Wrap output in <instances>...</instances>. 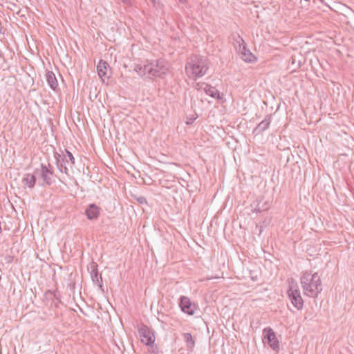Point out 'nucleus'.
Returning a JSON list of instances; mask_svg holds the SVG:
<instances>
[{
	"instance_id": "f257e3e1",
	"label": "nucleus",
	"mask_w": 354,
	"mask_h": 354,
	"mask_svg": "<svg viewBox=\"0 0 354 354\" xmlns=\"http://www.w3.org/2000/svg\"><path fill=\"white\" fill-rule=\"evenodd\" d=\"M169 68V64L165 59L145 60L134 66V71L140 76L162 77Z\"/></svg>"
},
{
	"instance_id": "f03ea898",
	"label": "nucleus",
	"mask_w": 354,
	"mask_h": 354,
	"mask_svg": "<svg viewBox=\"0 0 354 354\" xmlns=\"http://www.w3.org/2000/svg\"><path fill=\"white\" fill-rule=\"evenodd\" d=\"M304 294L309 297H317L322 290V282L317 272L306 271L300 278Z\"/></svg>"
},
{
	"instance_id": "7ed1b4c3",
	"label": "nucleus",
	"mask_w": 354,
	"mask_h": 354,
	"mask_svg": "<svg viewBox=\"0 0 354 354\" xmlns=\"http://www.w3.org/2000/svg\"><path fill=\"white\" fill-rule=\"evenodd\" d=\"M209 68L207 59L194 56L186 64L185 73L192 80L203 77Z\"/></svg>"
},
{
	"instance_id": "20e7f679",
	"label": "nucleus",
	"mask_w": 354,
	"mask_h": 354,
	"mask_svg": "<svg viewBox=\"0 0 354 354\" xmlns=\"http://www.w3.org/2000/svg\"><path fill=\"white\" fill-rule=\"evenodd\" d=\"M35 174L36 175V177L41 178L44 183L48 185H50L54 181L53 171L52 170L51 165L50 164H41L39 168L35 169Z\"/></svg>"
},
{
	"instance_id": "39448f33",
	"label": "nucleus",
	"mask_w": 354,
	"mask_h": 354,
	"mask_svg": "<svg viewBox=\"0 0 354 354\" xmlns=\"http://www.w3.org/2000/svg\"><path fill=\"white\" fill-rule=\"evenodd\" d=\"M263 341L266 340L270 347L275 351L279 350V342L275 333L270 327H266L263 330Z\"/></svg>"
},
{
	"instance_id": "423d86ee",
	"label": "nucleus",
	"mask_w": 354,
	"mask_h": 354,
	"mask_svg": "<svg viewBox=\"0 0 354 354\" xmlns=\"http://www.w3.org/2000/svg\"><path fill=\"white\" fill-rule=\"evenodd\" d=\"M141 342L147 346H152L155 342L153 332L147 326H142L138 330Z\"/></svg>"
},
{
	"instance_id": "0eeeda50",
	"label": "nucleus",
	"mask_w": 354,
	"mask_h": 354,
	"mask_svg": "<svg viewBox=\"0 0 354 354\" xmlns=\"http://www.w3.org/2000/svg\"><path fill=\"white\" fill-rule=\"evenodd\" d=\"M88 270L90 272L93 283L97 285L100 290L104 292V290L102 286V275L98 273L97 264L94 261L91 262L88 267Z\"/></svg>"
},
{
	"instance_id": "6e6552de",
	"label": "nucleus",
	"mask_w": 354,
	"mask_h": 354,
	"mask_svg": "<svg viewBox=\"0 0 354 354\" xmlns=\"http://www.w3.org/2000/svg\"><path fill=\"white\" fill-rule=\"evenodd\" d=\"M288 295L292 304L297 310H301L303 308L304 301L301 296L299 290L290 287L288 290Z\"/></svg>"
},
{
	"instance_id": "1a4fd4ad",
	"label": "nucleus",
	"mask_w": 354,
	"mask_h": 354,
	"mask_svg": "<svg viewBox=\"0 0 354 354\" xmlns=\"http://www.w3.org/2000/svg\"><path fill=\"white\" fill-rule=\"evenodd\" d=\"M195 87L198 90H203L207 95L214 98H221L219 91L214 86L205 83H197Z\"/></svg>"
},
{
	"instance_id": "9d476101",
	"label": "nucleus",
	"mask_w": 354,
	"mask_h": 354,
	"mask_svg": "<svg viewBox=\"0 0 354 354\" xmlns=\"http://www.w3.org/2000/svg\"><path fill=\"white\" fill-rule=\"evenodd\" d=\"M180 307L182 311L189 315L194 314V308L190 301V299L185 296L180 297Z\"/></svg>"
},
{
	"instance_id": "9b49d317",
	"label": "nucleus",
	"mask_w": 354,
	"mask_h": 354,
	"mask_svg": "<svg viewBox=\"0 0 354 354\" xmlns=\"http://www.w3.org/2000/svg\"><path fill=\"white\" fill-rule=\"evenodd\" d=\"M238 53L241 58L246 62H254L256 59L254 55L250 52V50L247 48L246 45L244 46L243 47H241V48L238 50Z\"/></svg>"
},
{
	"instance_id": "f8f14e48",
	"label": "nucleus",
	"mask_w": 354,
	"mask_h": 354,
	"mask_svg": "<svg viewBox=\"0 0 354 354\" xmlns=\"http://www.w3.org/2000/svg\"><path fill=\"white\" fill-rule=\"evenodd\" d=\"M100 208L95 204H91L86 208L85 213L89 220L97 218L100 215Z\"/></svg>"
},
{
	"instance_id": "ddd939ff",
	"label": "nucleus",
	"mask_w": 354,
	"mask_h": 354,
	"mask_svg": "<svg viewBox=\"0 0 354 354\" xmlns=\"http://www.w3.org/2000/svg\"><path fill=\"white\" fill-rule=\"evenodd\" d=\"M108 67L107 62L102 60H100L97 66V74L103 82L105 79H109V75H107Z\"/></svg>"
},
{
	"instance_id": "4468645a",
	"label": "nucleus",
	"mask_w": 354,
	"mask_h": 354,
	"mask_svg": "<svg viewBox=\"0 0 354 354\" xmlns=\"http://www.w3.org/2000/svg\"><path fill=\"white\" fill-rule=\"evenodd\" d=\"M271 122V115H268L266 116L265 119L262 120L256 127L255 131L257 133H262L266 129H268L270 124Z\"/></svg>"
},
{
	"instance_id": "2eb2a0df",
	"label": "nucleus",
	"mask_w": 354,
	"mask_h": 354,
	"mask_svg": "<svg viewBox=\"0 0 354 354\" xmlns=\"http://www.w3.org/2000/svg\"><path fill=\"white\" fill-rule=\"evenodd\" d=\"M46 79L49 86L52 89L55 90L58 86V82L54 73L52 71H47L46 74Z\"/></svg>"
},
{
	"instance_id": "dca6fc26",
	"label": "nucleus",
	"mask_w": 354,
	"mask_h": 354,
	"mask_svg": "<svg viewBox=\"0 0 354 354\" xmlns=\"http://www.w3.org/2000/svg\"><path fill=\"white\" fill-rule=\"evenodd\" d=\"M36 175L27 174L24 177L22 182L25 186H28L30 188H32L35 184Z\"/></svg>"
},
{
	"instance_id": "f3484780",
	"label": "nucleus",
	"mask_w": 354,
	"mask_h": 354,
	"mask_svg": "<svg viewBox=\"0 0 354 354\" xmlns=\"http://www.w3.org/2000/svg\"><path fill=\"white\" fill-rule=\"evenodd\" d=\"M233 45L238 51L241 48V47H243L246 44L243 39L239 35L236 34L233 35Z\"/></svg>"
},
{
	"instance_id": "a211bd4d",
	"label": "nucleus",
	"mask_w": 354,
	"mask_h": 354,
	"mask_svg": "<svg viewBox=\"0 0 354 354\" xmlns=\"http://www.w3.org/2000/svg\"><path fill=\"white\" fill-rule=\"evenodd\" d=\"M66 163H68V159L66 156H64L62 160H57V166L59 171L68 175V167Z\"/></svg>"
},
{
	"instance_id": "6ab92c4d",
	"label": "nucleus",
	"mask_w": 354,
	"mask_h": 354,
	"mask_svg": "<svg viewBox=\"0 0 354 354\" xmlns=\"http://www.w3.org/2000/svg\"><path fill=\"white\" fill-rule=\"evenodd\" d=\"M183 336L187 348L192 350L195 346V341L194 340L192 335L189 333H185L183 334Z\"/></svg>"
},
{
	"instance_id": "aec40b11",
	"label": "nucleus",
	"mask_w": 354,
	"mask_h": 354,
	"mask_svg": "<svg viewBox=\"0 0 354 354\" xmlns=\"http://www.w3.org/2000/svg\"><path fill=\"white\" fill-rule=\"evenodd\" d=\"M66 156H65L68 159V163L70 162L71 167H72L73 165H74V164H75V158H74L73 154L70 151L66 150Z\"/></svg>"
},
{
	"instance_id": "412c9836",
	"label": "nucleus",
	"mask_w": 354,
	"mask_h": 354,
	"mask_svg": "<svg viewBox=\"0 0 354 354\" xmlns=\"http://www.w3.org/2000/svg\"><path fill=\"white\" fill-rule=\"evenodd\" d=\"M138 201L140 203H146V199L144 197H140L139 198H138Z\"/></svg>"
},
{
	"instance_id": "4be33fe9",
	"label": "nucleus",
	"mask_w": 354,
	"mask_h": 354,
	"mask_svg": "<svg viewBox=\"0 0 354 354\" xmlns=\"http://www.w3.org/2000/svg\"><path fill=\"white\" fill-rule=\"evenodd\" d=\"M196 118H190V120L187 121V124H192V122L195 120Z\"/></svg>"
},
{
	"instance_id": "5701e85b",
	"label": "nucleus",
	"mask_w": 354,
	"mask_h": 354,
	"mask_svg": "<svg viewBox=\"0 0 354 354\" xmlns=\"http://www.w3.org/2000/svg\"><path fill=\"white\" fill-rule=\"evenodd\" d=\"M150 1L153 3V5H156L158 2V0H150Z\"/></svg>"
},
{
	"instance_id": "b1692460",
	"label": "nucleus",
	"mask_w": 354,
	"mask_h": 354,
	"mask_svg": "<svg viewBox=\"0 0 354 354\" xmlns=\"http://www.w3.org/2000/svg\"><path fill=\"white\" fill-rule=\"evenodd\" d=\"M254 211H255V212H261V209H260L259 208V209L255 208V209H254Z\"/></svg>"
}]
</instances>
